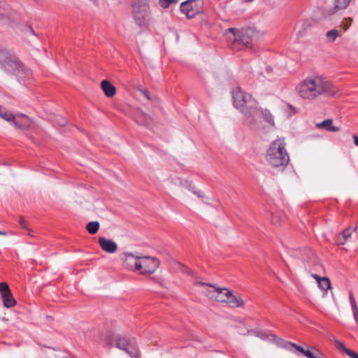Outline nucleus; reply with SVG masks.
Returning <instances> with one entry per match:
<instances>
[{
	"label": "nucleus",
	"mask_w": 358,
	"mask_h": 358,
	"mask_svg": "<svg viewBox=\"0 0 358 358\" xmlns=\"http://www.w3.org/2000/svg\"><path fill=\"white\" fill-rule=\"evenodd\" d=\"M19 224L20 225L21 228L26 229V230H29L28 223L24 217H21L20 218Z\"/></svg>",
	"instance_id": "33"
},
{
	"label": "nucleus",
	"mask_w": 358,
	"mask_h": 358,
	"mask_svg": "<svg viewBox=\"0 0 358 358\" xmlns=\"http://www.w3.org/2000/svg\"><path fill=\"white\" fill-rule=\"evenodd\" d=\"M99 228V223L96 221L89 222L86 226V229L90 234H95Z\"/></svg>",
	"instance_id": "24"
},
{
	"label": "nucleus",
	"mask_w": 358,
	"mask_h": 358,
	"mask_svg": "<svg viewBox=\"0 0 358 358\" xmlns=\"http://www.w3.org/2000/svg\"><path fill=\"white\" fill-rule=\"evenodd\" d=\"M13 124L17 127L20 129H26L28 127V123H20L19 121L14 120V122H12Z\"/></svg>",
	"instance_id": "34"
},
{
	"label": "nucleus",
	"mask_w": 358,
	"mask_h": 358,
	"mask_svg": "<svg viewBox=\"0 0 358 358\" xmlns=\"http://www.w3.org/2000/svg\"><path fill=\"white\" fill-rule=\"evenodd\" d=\"M285 138H280L273 141L269 145L266 160L273 167H285L289 162V156L286 150Z\"/></svg>",
	"instance_id": "3"
},
{
	"label": "nucleus",
	"mask_w": 358,
	"mask_h": 358,
	"mask_svg": "<svg viewBox=\"0 0 358 358\" xmlns=\"http://www.w3.org/2000/svg\"><path fill=\"white\" fill-rule=\"evenodd\" d=\"M183 271L187 273L188 275H192V270L189 268H185V270Z\"/></svg>",
	"instance_id": "38"
},
{
	"label": "nucleus",
	"mask_w": 358,
	"mask_h": 358,
	"mask_svg": "<svg viewBox=\"0 0 358 358\" xmlns=\"http://www.w3.org/2000/svg\"><path fill=\"white\" fill-rule=\"evenodd\" d=\"M287 345L293 346L307 358H324V355L316 348L308 347V349L305 350L301 346L291 342H287Z\"/></svg>",
	"instance_id": "12"
},
{
	"label": "nucleus",
	"mask_w": 358,
	"mask_h": 358,
	"mask_svg": "<svg viewBox=\"0 0 358 358\" xmlns=\"http://www.w3.org/2000/svg\"><path fill=\"white\" fill-rule=\"evenodd\" d=\"M0 67L16 76L23 82L29 80L32 75L31 71L26 67L15 55L1 48H0Z\"/></svg>",
	"instance_id": "2"
},
{
	"label": "nucleus",
	"mask_w": 358,
	"mask_h": 358,
	"mask_svg": "<svg viewBox=\"0 0 358 358\" xmlns=\"http://www.w3.org/2000/svg\"><path fill=\"white\" fill-rule=\"evenodd\" d=\"M270 336H271V337H272L273 338H275V339L278 338H277L275 335H273V334H271V335H270Z\"/></svg>",
	"instance_id": "41"
},
{
	"label": "nucleus",
	"mask_w": 358,
	"mask_h": 358,
	"mask_svg": "<svg viewBox=\"0 0 358 358\" xmlns=\"http://www.w3.org/2000/svg\"><path fill=\"white\" fill-rule=\"evenodd\" d=\"M296 90L301 98L310 101L338 92L331 81L319 76L306 78L297 85Z\"/></svg>",
	"instance_id": "1"
},
{
	"label": "nucleus",
	"mask_w": 358,
	"mask_h": 358,
	"mask_svg": "<svg viewBox=\"0 0 358 358\" xmlns=\"http://www.w3.org/2000/svg\"><path fill=\"white\" fill-rule=\"evenodd\" d=\"M352 0H336L334 8L336 10L345 9Z\"/></svg>",
	"instance_id": "25"
},
{
	"label": "nucleus",
	"mask_w": 358,
	"mask_h": 358,
	"mask_svg": "<svg viewBox=\"0 0 358 358\" xmlns=\"http://www.w3.org/2000/svg\"><path fill=\"white\" fill-rule=\"evenodd\" d=\"M181 12L189 19L203 11V0H187L180 4Z\"/></svg>",
	"instance_id": "10"
},
{
	"label": "nucleus",
	"mask_w": 358,
	"mask_h": 358,
	"mask_svg": "<svg viewBox=\"0 0 358 358\" xmlns=\"http://www.w3.org/2000/svg\"><path fill=\"white\" fill-rule=\"evenodd\" d=\"M133 18L137 25L146 27L150 21V8L148 0H133L131 3Z\"/></svg>",
	"instance_id": "6"
},
{
	"label": "nucleus",
	"mask_w": 358,
	"mask_h": 358,
	"mask_svg": "<svg viewBox=\"0 0 358 358\" xmlns=\"http://www.w3.org/2000/svg\"><path fill=\"white\" fill-rule=\"evenodd\" d=\"M135 121L141 125H148L151 122V117L143 112H138L135 116Z\"/></svg>",
	"instance_id": "20"
},
{
	"label": "nucleus",
	"mask_w": 358,
	"mask_h": 358,
	"mask_svg": "<svg viewBox=\"0 0 358 358\" xmlns=\"http://www.w3.org/2000/svg\"><path fill=\"white\" fill-rule=\"evenodd\" d=\"M262 115L267 122H268L271 125H274L273 117L269 110L266 109L262 110Z\"/></svg>",
	"instance_id": "29"
},
{
	"label": "nucleus",
	"mask_w": 358,
	"mask_h": 358,
	"mask_svg": "<svg viewBox=\"0 0 358 358\" xmlns=\"http://www.w3.org/2000/svg\"><path fill=\"white\" fill-rule=\"evenodd\" d=\"M271 222L275 225H278L281 222L280 214L278 213H273L271 216Z\"/></svg>",
	"instance_id": "32"
},
{
	"label": "nucleus",
	"mask_w": 358,
	"mask_h": 358,
	"mask_svg": "<svg viewBox=\"0 0 358 358\" xmlns=\"http://www.w3.org/2000/svg\"><path fill=\"white\" fill-rule=\"evenodd\" d=\"M1 296V299L3 301V304L6 308H13L16 305V303H17L16 300L13 298L11 292L4 294H2Z\"/></svg>",
	"instance_id": "19"
},
{
	"label": "nucleus",
	"mask_w": 358,
	"mask_h": 358,
	"mask_svg": "<svg viewBox=\"0 0 358 358\" xmlns=\"http://www.w3.org/2000/svg\"><path fill=\"white\" fill-rule=\"evenodd\" d=\"M316 127L318 129H323L327 131H338L339 127L333 125V120L331 119H327L322 122L317 123Z\"/></svg>",
	"instance_id": "18"
},
{
	"label": "nucleus",
	"mask_w": 358,
	"mask_h": 358,
	"mask_svg": "<svg viewBox=\"0 0 358 358\" xmlns=\"http://www.w3.org/2000/svg\"><path fill=\"white\" fill-rule=\"evenodd\" d=\"M101 87L107 97H113L116 93L115 87L108 80H102Z\"/></svg>",
	"instance_id": "17"
},
{
	"label": "nucleus",
	"mask_w": 358,
	"mask_h": 358,
	"mask_svg": "<svg viewBox=\"0 0 358 358\" xmlns=\"http://www.w3.org/2000/svg\"><path fill=\"white\" fill-rule=\"evenodd\" d=\"M0 117L8 122H14L15 115L8 111H1V107L0 108Z\"/></svg>",
	"instance_id": "26"
},
{
	"label": "nucleus",
	"mask_w": 358,
	"mask_h": 358,
	"mask_svg": "<svg viewBox=\"0 0 358 358\" xmlns=\"http://www.w3.org/2000/svg\"><path fill=\"white\" fill-rule=\"evenodd\" d=\"M352 138H353V140H354V143H355V144L357 146H358V136H357V135L354 134V135L352 136Z\"/></svg>",
	"instance_id": "37"
},
{
	"label": "nucleus",
	"mask_w": 358,
	"mask_h": 358,
	"mask_svg": "<svg viewBox=\"0 0 358 358\" xmlns=\"http://www.w3.org/2000/svg\"><path fill=\"white\" fill-rule=\"evenodd\" d=\"M233 103L245 115L250 116L257 110V102L252 95L245 92L240 87L235 88L232 92Z\"/></svg>",
	"instance_id": "5"
},
{
	"label": "nucleus",
	"mask_w": 358,
	"mask_h": 358,
	"mask_svg": "<svg viewBox=\"0 0 358 358\" xmlns=\"http://www.w3.org/2000/svg\"><path fill=\"white\" fill-rule=\"evenodd\" d=\"M226 303L228 306L232 308H244L245 306V301L243 299L241 296L238 293L234 294L231 291Z\"/></svg>",
	"instance_id": "14"
},
{
	"label": "nucleus",
	"mask_w": 358,
	"mask_h": 358,
	"mask_svg": "<svg viewBox=\"0 0 358 358\" xmlns=\"http://www.w3.org/2000/svg\"><path fill=\"white\" fill-rule=\"evenodd\" d=\"M142 92L148 100L150 99V97L149 96V92L147 90H144L143 91H142Z\"/></svg>",
	"instance_id": "36"
},
{
	"label": "nucleus",
	"mask_w": 358,
	"mask_h": 358,
	"mask_svg": "<svg viewBox=\"0 0 358 358\" xmlns=\"http://www.w3.org/2000/svg\"><path fill=\"white\" fill-rule=\"evenodd\" d=\"M226 34L231 35V36H228V38L234 43L249 47L252 44L255 31L251 28L241 29L229 28L226 30Z\"/></svg>",
	"instance_id": "7"
},
{
	"label": "nucleus",
	"mask_w": 358,
	"mask_h": 358,
	"mask_svg": "<svg viewBox=\"0 0 358 358\" xmlns=\"http://www.w3.org/2000/svg\"><path fill=\"white\" fill-rule=\"evenodd\" d=\"M339 36V31L336 29H331L326 34L327 40L330 43L334 42Z\"/></svg>",
	"instance_id": "23"
},
{
	"label": "nucleus",
	"mask_w": 358,
	"mask_h": 358,
	"mask_svg": "<svg viewBox=\"0 0 358 358\" xmlns=\"http://www.w3.org/2000/svg\"><path fill=\"white\" fill-rule=\"evenodd\" d=\"M334 345L338 350L346 354L350 357H351V358H357L358 357V354L356 353L355 352L352 351V350L346 348L343 342L336 339L334 341Z\"/></svg>",
	"instance_id": "16"
},
{
	"label": "nucleus",
	"mask_w": 358,
	"mask_h": 358,
	"mask_svg": "<svg viewBox=\"0 0 358 358\" xmlns=\"http://www.w3.org/2000/svg\"><path fill=\"white\" fill-rule=\"evenodd\" d=\"M352 22V19L351 17L344 18L341 22L340 28L343 29V31H346L351 26Z\"/></svg>",
	"instance_id": "27"
},
{
	"label": "nucleus",
	"mask_w": 358,
	"mask_h": 358,
	"mask_svg": "<svg viewBox=\"0 0 358 358\" xmlns=\"http://www.w3.org/2000/svg\"><path fill=\"white\" fill-rule=\"evenodd\" d=\"M266 71L267 73H271L272 71V68L271 66H266Z\"/></svg>",
	"instance_id": "40"
},
{
	"label": "nucleus",
	"mask_w": 358,
	"mask_h": 358,
	"mask_svg": "<svg viewBox=\"0 0 358 358\" xmlns=\"http://www.w3.org/2000/svg\"><path fill=\"white\" fill-rule=\"evenodd\" d=\"M315 278L317 280L318 287L326 293L329 289L331 288V282L328 278H320L318 275H315Z\"/></svg>",
	"instance_id": "21"
},
{
	"label": "nucleus",
	"mask_w": 358,
	"mask_h": 358,
	"mask_svg": "<svg viewBox=\"0 0 358 358\" xmlns=\"http://www.w3.org/2000/svg\"><path fill=\"white\" fill-rule=\"evenodd\" d=\"M10 292L8 283L5 282H0V294L1 295L8 293Z\"/></svg>",
	"instance_id": "31"
},
{
	"label": "nucleus",
	"mask_w": 358,
	"mask_h": 358,
	"mask_svg": "<svg viewBox=\"0 0 358 358\" xmlns=\"http://www.w3.org/2000/svg\"><path fill=\"white\" fill-rule=\"evenodd\" d=\"M349 299H350V303L351 305L354 318L358 324V306L357 305V303H356V301H355V299L352 292H350Z\"/></svg>",
	"instance_id": "22"
},
{
	"label": "nucleus",
	"mask_w": 358,
	"mask_h": 358,
	"mask_svg": "<svg viewBox=\"0 0 358 358\" xmlns=\"http://www.w3.org/2000/svg\"><path fill=\"white\" fill-rule=\"evenodd\" d=\"M124 265L125 266L134 271H138V263L140 262V257L134 256L132 253L130 252H124Z\"/></svg>",
	"instance_id": "13"
},
{
	"label": "nucleus",
	"mask_w": 358,
	"mask_h": 358,
	"mask_svg": "<svg viewBox=\"0 0 358 358\" xmlns=\"http://www.w3.org/2000/svg\"><path fill=\"white\" fill-rule=\"evenodd\" d=\"M97 342L103 347L114 345L127 352L132 358H138L137 343L135 339H129L120 335L103 336Z\"/></svg>",
	"instance_id": "4"
},
{
	"label": "nucleus",
	"mask_w": 358,
	"mask_h": 358,
	"mask_svg": "<svg viewBox=\"0 0 358 358\" xmlns=\"http://www.w3.org/2000/svg\"><path fill=\"white\" fill-rule=\"evenodd\" d=\"M159 266V261L157 258L144 256L140 257L138 271L141 274H152Z\"/></svg>",
	"instance_id": "11"
},
{
	"label": "nucleus",
	"mask_w": 358,
	"mask_h": 358,
	"mask_svg": "<svg viewBox=\"0 0 358 358\" xmlns=\"http://www.w3.org/2000/svg\"><path fill=\"white\" fill-rule=\"evenodd\" d=\"M289 108H291L293 110H295L294 108L292 105H289Z\"/></svg>",
	"instance_id": "42"
},
{
	"label": "nucleus",
	"mask_w": 358,
	"mask_h": 358,
	"mask_svg": "<svg viewBox=\"0 0 358 358\" xmlns=\"http://www.w3.org/2000/svg\"><path fill=\"white\" fill-rule=\"evenodd\" d=\"M57 120H58V124L59 126H64L66 121L62 117H57Z\"/></svg>",
	"instance_id": "35"
},
{
	"label": "nucleus",
	"mask_w": 358,
	"mask_h": 358,
	"mask_svg": "<svg viewBox=\"0 0 358 358\" xmlns=\"http://www.w3.org/2000/svg\"><path fill=\"white\" fill-rule=\"evenodd\" d=\"M2 234L1 231H0V234Z\"/></svg>",
	"instance_id": "43"
},
{
	"label": "nucleus",
	"mask_w": 358,
	"mask_h": 358,
	"mask_svg": "<svg viewBox=\"0 0 358 358\" xmlns=\"http://www.w3.org/2000/svg\"><path fill=\"white\" fill-rule=\"evenodd\" d=\"M195 286H201L206 288V295L210 299L215 300L219 302L226 303L228 299V296L230 294V290L227 288H217L210 284L195 282L194 284Z\"/></svg>",
	"instance_id": "8"
},
{
	"label": "nucleus",
	"mask_w": 358,
	"mask_h": 358,
	"mask_svg": "<svg viewBox=\"0 0 358 358\" xmlns=\"http://www.w3.org/2000/svg\"><path fill=\"white\" fill-rule=\"evenodd\" d=\"M98 241L101 249L108 253H114L117 250L116 243L111 239L100 237Z\"/></svg>",
	"instance_id": "15"
},
{
	"label": "nucleus",
	"mask_w": 358,
	"mask_h": 358,
	"mask_svg": "<svg viewBox=\"0 0 358 358\" xmlns=\"http://www.w3.org/2000/svg\"><path fill=\"white\" fill-rule=\"evenodd\" d=\"M261 338H262L264 339H266V338H268V336L266 333H262L261 335Z\"/></svg>",
	"instance_id": "39"
},
{
	"label": "nucleus",
	"mask_w": 358,
	"mask_h": 358,
	"mask_svg": "<svg viewBox=\"0 0 358 358\" xmlns=\"http://www.w3.org/2000/svg\"><path fill=\"white\" fill-rule=\"evenodd\" d=\"M180 0H159V5L163 8H167L171 4H176Z\"/></svg>",
	"instance_id": "28"
},
{
	"label": "nucleus",
	"mask_w": 358,
	"mask_h": 358,
	"mask_svg": "<svg viewBox=\"0 0 358 358\" xmlns=\"http://www.w3.org/2000/svg\"><path fill=\"white\" fill-rule=\"evenodd\" d=\"M19 20L17 13L5 1H0V24L13 27Z\"/></svg>",
	"instance_id": "9"
},
{
	"label": "nucleus",
	"mask_w": 358,
	"mask_h": 358,
	"mask_svg": "<svg viewBox=\"0 0 358 358\" xmlns=\"http://www.w3.org/2000/svg\"><path fill=\"white\" fill-rule=\"evenodd\" d=\"M356 229L357 227H350L345 229L342 231V236L345 238V240H347L348 238H350L351 234L356 231Z\"/></svg>",
	"instance_id": "30"
}]
</instances>
